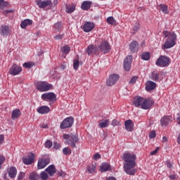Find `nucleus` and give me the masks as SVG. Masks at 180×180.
I'll use <instances>...</instances> for the list:
<instances>
[{"mask_svg":"<svg viewBox=\"0 0 180 180\" xmlns=\"http://www.w3.org/2000/svg\"><path fill=\"white\" fill-rule=\"evenodd\" d=\"M124 127L127 131H131L133 130V127H134V124L131 120H127L124 122Z\"/></svg>","mask_w":180,"mask_h":180,"instance_id":"nucleus-18","label":"nucleus"},{"mask_svg":"<svg viewBox=\"0 0 180 180\" xmlns=\"http://www.w3.org/2000/svg\"><path fill=\"white\" fill-rule=\"evenodd\" d=\"M40 179V176L37 173L32 172L29 175L28 180H39Z\"/></svg>","mask_w":180,"mask_h":180,"instance_id":"nucleus-30","label":"nucleus"},{"mask_svg":"<svg viewBox=\"0 0 180 180\" xmlns=\"http://www.w3.org/2000/svg\"><path fill=\"white\" fill-rule=\"evenodd\" d=\"M72 124H74V117H66L60 125V128L61 129H68L70 127H72Z\"/></svg>","mask_w":180,"mask_h":180,"instance_id":"nucleus-5","label":"nucleus"},{"mask_svg":"<svg viewBox=\"0 0 180 180\" xmlns=\"http://www.w3.org/2000/svg\"><path fill=\"white\" fill-rule=\"evenodd\" d=\"M150 79H152V81H155L157 82L160 79V73H158V71H153L151 72L150 76Z\"/></svg>","mask_w":180,"mask_h":180,"instance_id":"nucleus-28","label":"nucleus"},{"mask_svg":"<svg viewBox=\"0 0 180 180\" xmlns=\"http://www.w3.org/2000/svg\"><path fill=\"white\" fill-rule=\"evenodd\" d=\"M123 158H136V155H134V153L127 152L124 153Z\"/></svg>","mask_w":180,"mask_h":180,"instance_id":"nucleus-39","label":"nucleus"},{"mask_svg":"<svg viewBox=\"0 0 180 180\" xmlns=\"http://www.w3.org/2000/svg\"><path fill=\"white\" fill-rule=\"evenodd\" d=\"M170 179H176V174H171L169 176Z\"/></svg>","mask_w":180,"mask_h":180,"instance_id":"nucleus-63","label":"nucleus"},{"mask_svg":"<svg viewBox=\"0 0 180 180\" xmlns=\"http://www.w3.org/2000/svg\"><path fill=\"white\" fill-rule=\"evenodd\" d=\"M63 139H65V140H68L67 143L69 146H71V147H72V148H75V147H77L75 143H78V141H79V139H78V135H74L72 134H63Z\"/></svg>","mask_w":180,"mask_h":180,"instance_id":"nucleus-3","label":"nucleus"},{"mask_svg":"<svg viewBox=\"0 0 180 180\" xmlns=\"http://www.w3.org/2000/svg\"><path fill=\"white\" fill-rule=\"evenodd\" d=\"M82 29L85 33H89V32H92L95 29V23L87 21L84 24Z\"/></svg>","mask_w":180,"mask_h":180,"instance_id":"nucleus-11","label":"nucleus"},{"mask_svg":"<svg viewBox=\"0 0 180 180\" xmlns=\"http://www.w3.org/2000/svg\"><path fill=\"white\" fill-rule=\"evenodd\" d=\"M40 127H41V129H48L49 126L47 124H42L40 125Z\"/></svg>","mask_w":180,"mask_h":180,"instance_id":"nucleus-61","label":"nucleus"},{"mask_svg":"<svg viewBox=\"0 0 180 180\" xmlns=\"http://www.w3.org/2000/svg\"><path fill=\"white\" fill-rule=\"evenodd\" d=\"M37 112L39 113V115H46L50 112V108L49 106L42 105L37 109Z\"/></svg>","mask_w":180,"mask_h":180,"instance_id":"nucleus-19","label":"nucleus"},{"mask_svg":"<svg viewBox=\"0 0 180 180\" xmlns=\"http://www.w3.org/2000/svg\"><path fill=\"white\" fill-rule=\"evenodd\" d=\"M34 66V63L33 62H26L23 63L22 67L24 68H28L30 70V68H32Z\"/></svg>","mask_w":180,"mask_h":180,"instance_id":"nucleus-35","label":"nucleus"},{"mask_svg":"<svg viewBox=\"0 0 180 180\" xmlns=\"http://www.w3.org/2000/svg\"><path fill=\"white\" fill-rule=\"evenodd\" d=\"M139 79V77H137V76H134V77H132L130 81H129V84H136V81H137V79Z\"/></svg>","mask_w":180,"mask_h":180,"instance_id":"nucleus-51","label":"nucleus"},{"mask_svg":"<svg viewBox=\"0 0 180 180\" xmlns=\"http://www.w3.org/2000/svg\"><path fill=\"white\" fill-rule=\"evenodd\" d=\"M141 57L145 61H148V60H150V53L148 52H143L141 55Z\"/></svg>","mask_w":180,"mask_h":180,"instance_id":"nucleus-36","label":"nucleus"},{"mask_svg":"<svg viewBox=\"0 0 180 180\" xmlns=\"http://www.w3.org/2000/svg\"><path fill=\"white\" fill-rule=\"evenodd\" d=\"M106 180H116V178L113 176H110V177H108Z\"/></svg>","mask_w":180,"mask_h":180,"instance_id":"nucleus-64","label":"nucleus"},{"mask_svg":"<svg viewBox=\"0 0 180 180\" xmlns=\"http://www.w3.org/2000/svg\"><path fill=\"white\" fill-rule=\"evenodd\" d=\"M9 5V3L8 1H6L5 0H0V9H4V8H6Z\"/></svg>","mask_w":180,"mask_h":180,"instance_id":"nucleus-40","label":"nucleus"},{"mask_svg":"<svg viewBox=\"0 0 180 180\" xmlns=\"http://www.w3.org/2000/svg\"><path fill=\"white\" fill-rule=\"evenodd\" d=\"M160 123H161L162 126H167V124L169 123V117H168V116L163 117L160 120Z\"/></svg>","mask_w":180,"mask_h":180,"instance_id":"nucleus-33","label":"nucleus"},{"mask_svg":"<svg viewBox=\"0 0 180 180\" xmlns=\"http://www.w3.org/2000/svg\"><path fill=\"white\" fill-rule=\"evenodd\" d=\"M158 150H160V148H156L155 150L150 152V155H155V154H157V153H158Z\"/></svg>","mask_w":180,"mask_h":180,"instance_id":"nucleus-55","label":"nucleus"},{"mask_svg":"<svg viewBox=\"0 0 180 180\" xmlns=\"http://www.w3.org/2000/svg\"><path fill=\"white\" fill-rule=\"evenodd\" d=\"M146 89L148 91H153V89H155V87L157 86V84L153 81H148L146 84Z\"/></svg>","mask_w":180,"mask_h":180,"instance_id":"nucleus-21","label":"nucleus"},{"mask_svg":"<svg viewBox=\"0 0 180 180\" xmlns=\"http://www.w3.org/2000/svg\"><path fill=\"white\" fill-rule=\"evenodd\" d=\"M101 157H102L101 155V154L99 153H96L94 155V158H101Z\"/></svg>","mask_w":180,"mask_h":180,"instance_id":"nucleus-62","label":"nucleus"},{"mask_svg":"<svg viewBox=\"0 0 180 180\" xmlns=\"http://www.w3.org/2000/svg\"><path fill=\"white\" fill-rule=\"evenodd\" d=\"M129 49L131 51V53H136V51H139V42L137 41H133L129 44Z\"/></svg>","mask_w":180,"mask_h":180,"instance_id":"nucleus-22","label":"nucleus"},{"mask_svg":"<svg viewBox=\"0 0 180 180\" xmlns=\"http://www.w3.org/2000/svg\"><path fill=\"white\" fill-rule=\"evenodd\" d=\"M75 11V4L68 6L66 9L67 13H72Z\"/></svg>","mask_w":180,"mask_h":180,"instance_id":"nucleus-38","label":"nucleus"},{"mask_svg":"<svg viewBox=\"0 0 180 180\" xmlns=\"http://www.w3.org/2000/svg\"><path fill=\"white\" fill-rule=\"evenodd\" d=\"M41 99L43 101H49L50 102H54L57 99L56 94L52 92L44 93L41 95Z\"/></svg>","mask_w":180,"mask_h":180,"instance_id":"nucleus-9","label":"nucleus"},{"mask_svg":"<svg viewBox=\"0 0 180 180\" xmlns=\"http://www.w3.org/2000/svg\"><path fill=\"white\" fill-rule=\"evenodd\" d=\"M49 164H50V159L41 158L38 160L37 168L38 169H43V168H46Z\"/></svg>","mask_w":180,"mask_h":180,"instance_id":"nucleus-12","label":"nucleus"},{"mask_svg":"<svg viewBox=\"0 0 180 180\" xmlns=\"http://www.w3.org/2000/svg\"><path fill=\"white\" fill-rule=\"evenodd\" d=\"M159 8H160V10L165 15H168L169 13V11H168V6L165 4H160Z\"/></svg>","mask_w":180,"mask_h":180,"instance_id":"nucleus-32","label":"nucleus"},{"mask_svg":"<svg viewBox=\"0 0 180 180\" xmlns=\"http://www.w3.org/2000/svg\"><path fill=\"white\" fill-rule=\"evenodd\" d=\"M108 124H109V120H102L98 122V126L101 127V129L108 127Z\"/></svg>","mask_w":180,"mask_h":180,"instance_id":"nucleus-31","label":"nucleus"},{"mask_svg":"<svg viewBox=\"0 0 180 180\" xmlns=\"http://www.w3.org/2000/svg\"><path fill=\"white\" fill-rule=\"evenodd\" d=\"M98 49L102 51V53H109V51H110V44H109L108 41H103L98 46Z\"/></svg>","mask_w":180,"mask_h":180,"instance_id":"nucleus-8","label":"nucleus"},{"mask_svg":"<svg viewBox=\"0 0 180 180\" xmlns=\"http://www.w3.org/2000/svg\"><path fill=\"white\" fill-rule=\"evenodd\" d=\"M33 25V20L30 19H25L21 22L20 27L21 29H26L27 26Z\"/></svg>","mask_w":180,"mask_h":180,"instance_id":"nucleus-23","label":"nucleus"},{"mask_svg":"<svg viewBox=\"0 0 180 180\" xmlns=\"http://www.w3.org/2000/svg\"><path fill=\"white\" fill-rule=\"evenodd\" d=\"M167 166L168 168H172V167H174V165H172V163L169 161L167 162Z\"/></svg>","mask_w":180,"mask_h":180,"instance_id":"nucleus-58","label":"nucleus"},{"mask_svg":"<svg viewBox=\"0 0 180 180\" xmlns=\"http://www.w3.org/2000/svg\"><path fill=\"white\" fill-rule=\"evenodd\" d=\"M20 72H22V67L18 66V65H13L9 70V73L11 75H18Z\"/></svg>","mask_w":180,"mask_h":180,"instance_id":"nucleus-16","label":"nucleus"},{"mask_svg":"<svg viewBox=\"0 0 180 180\" xmlns=\"http://www.w3.org/2000/svg\"><path fill=\"white\" fill-rule=\"evenodd\" d=\"M36 4L41 9L46 8V6H51V0H36Z\"/></svg>","mask_w":180,"mask_h":180,"instance_id":"nucleus-14","label":"nucleus"},{"mask_svg":"<svg viewBox=\"0 0 180 180\" xmlns=\"http://www.w3.org/2000/svg\"><path fill=\"white\" fill-rule=\"evenodd\" d=\"M158 67H168L169 65V58L161 56L156 61Z\"/></svg>","mask_w":180,"mask_h":180,"instance_id":"nucleus-6","label":"nucleus"},{"mask_svg":"<svg viewBox=\"0 0 180 180\" xmlns=\"http://www.w3.org/2000/svg\"><path fill=\"white\" fill-rule=\"evenodd\" d=\"M133 61V57L131 56H128L124 60V69L125 71H130L131 67V62Z\"/></svg>","mask_w":180,"mask_h":180,"instance_id":"nucleus-13","label":"nucleus"},{"mask_svg":"<svg viewBox=\"0 0 180 180\" xmlns=\"http://www.w3.org/2000/svg\"><path fill=\"white\" fill-rule=\"evenodd\" d=\"M96 168V167L95 166L89 167L88 171H89V174H94V172H95Z\"/></svg>","mask_w":180,"mask_h":180,"instance_id":"nucleus-50","label":"nucleus"},{"mask_svg":"<svg viewBox=\"0 0 180 180\" xmlns=\"http://www.w3.org/2000/svg\"><path fill=\"white\" fill-rule=\"evenodd\" d=\"M33 161H34V159L33 158H23L22 162L25 164V165H32L33 164Z\"/></svg>","mask_w":180,"mask_h":180,"instance_id":"nucleus-34","label":"nucleus"},{"mask_svg":"<svg viewBox=\"0 0 180 180\" xmlns=\"http://www.w3.org/2000/svg\"><path fill=\"white\" fill-rule=\"evenodd\" d=\"M17 174H18V170L16 169V167H10L8 170V176L10 178H12V179L15 178Z\"/></svg>","mask_w":180,"mask_h":180,"instance_id":"nucleus-26","label":"nucleus"},{"mask_svg":"<svg viewBox=\"0 0 180 180\" xmlns=\"http://www.w3.org/2000/svg\"><path fill=\"white\" fill-rule=\"evenodd\" d=\"M4 139L5 137L4 136V135H0V146L1 144H2V143H4Z\"/></svg>","mask_w":180,"mask_h":180,"instance_id":"nucleus-60","label":"nucleus"},{"mask_svg":"<svg viewBox=\"0 0 180 180\" xmlns=\"http://www.w3.org/2000/svg\"><path fill=\"white\" fill-rule=\"evenodd\" d=\"M163 36L165 39V44L162 46V49H172L176 44V34L167 30L163 31Z\"/></svg>","mask_w":180,"mask_h":180,"instance_id":"nucleus-1","label":"nucleus"},{"mask_svg":"<svg viewBox=\"0 0 180 180\" xmlns=\"http://www.w3.org/2000/svg\"><path fill=\"white\" fill-rule=\"evenodd\" d=\"M86 53L88 54V56H92V54H98V46L94 44L89 45L86 50Z\"/></svg>","mask_w":180,"mask_h":180,"instance_id":"nucleus-17","label":"nucleus"},{"mask_svg":"<svg viewBox=\"0 0 180 180\" xmlns=\"http://www.w3.org/2000/svg\"><path fill=\"white\" fill-rule=\"evenodd\" d=\"M63 154H65V155L71 154V149H70L68 148H65L63 149Z\"/></svg>","mask_w":180,"mask_h":180,"instance_id":"nucleus-47","label":"nucleus"},{"mask_svg":"<svg viewBox=\"0 0 180 180\" xmlns=\"http://www.w3.org/2000/svg\"><path fill=\"white\" fill-rule=\"evenodd\" d=\"M70 51H71V48H70V46H68L67 45L63 46L61 49V51H62L63 54H68Z\"/></svg>","mask_w":180,"mask_h":180,"instance_id":"nucleus-37","label":"nucleus"},{"mask_svg":"<svg viewBox=\"0 0 180 180\" xmlns=\"http://www.w3.org/2000/svg\"><path fill=\"white\" fill-rule=\"evenodd\" d=\"M112 126H113L114 127L115 126H119V121H117V120H113L112 121V123H111Z\"/></svg>","mask_w":180,"mask_h":180,"instance_id":"nucleus-53","label":"nucleus"},{"mask_svg":"<svg viewBox=\"0 0 180 180\" xmlns=\"http://www.w3.org/2000/svg\"><path fill=\"white\" fill-rule=\"evenodd\" d=\"M40 177L42 180H47L49 179V174L46 172H41L40 173Z\"/></svg>","mask_w":180,"mask_h":180,"instance_id":"nucleus-42","label":"nucleus"},{"mask_svg":"<svg viewBox=\"0 0 180 180\" xmlns=\"http://www.w3.org/2000/svg\"><path fill=\"white\" fill-rule=\"evenodd\" d=\"M79 67V60L78 59H75L73 61V68L74 70H78Z\"/></svg>","mask_w":180,"mask_h":180,"instance_id":"nucleus-43","label":"nucleus"},{"mask_svg":"<svg viewBox=\"0 0 180 180\" xmlns=\"http://www.w3.org/2000/svg\"><path fill=\"white\" fill-rule=\"evenodd\" d=\"M37 89L39 92H47L51 89V84L47 83V82H39L36 84Z\"/></svg>","mask_w":180,"mask_h":180,"instance_id":"nucleus-4","label":"nucleus"},{"mask_svg":"<svg viewBox=\"0 0 180 180\" xmlns=\"http://www.w3.org/2000/svg\"><path fill=\"white\" fill-rule=\"evenodd\" d=\"M107 22L108 25H116V20L113 17H108L107 18Z\"/></svg>","mask_w":180,"mask_h":180,"instance_id":"nucleus-41","label":"nucleus"},{"mask_svg":"<svg viewBox=\"0 0 180 180\" xmlns=\"http://www.w3.org/2000/svg\"><path fill=\"white\" fill-rule=\"evenodd\" d=\"M63 34H59L54 37L55 40H61L63 37Z\"/></svg>","mask_w":180,"mask_h":180,"instance_id":"nucleus-54","label":"nucleus"},{"mask_svg":"<svg viewBox=\"0 0 180 180\" xmlns=\"http://www.w3.org/2000/svg\"><path fill=\"white\" fill-rule=\"evenodd\" d=\"M110 169V165L109 163H103L101 166V172H106Z\"/></svg>","mask_w":180,"mask_h":180,"instance_id":"nucleus-29","label":"nucleus"},{"mask_svg":"<svg viewBox=\"0 0 180 180\" xmlns=\"http://www.w3.org/2000/svg\"><path fill=\"white\" fill-rule=\"evenodd\" d=\"M154 105V101L151 98H143L142 106L141 109L143 110H148Z\"/></svg>","mask_w":180,"mask_h":180,"instance_id":"nucleus-7","label":"nucleus"},{"mask_svg":"<svg viewBox=\"0 0 180 180\" xmlns=\"http://www.w3.org/2000/svg\"><path fill=\"white\" fill-rule=\"evenodd\" d=\"M36 155L33 153H28V158H35Z\"/></svg>","mask_w":180,"mask_h":180,"instance_id":"nucleus-57","label":"nucleus"},{"mask_svg":"<svg viewBox=\"0 0 180 180\" xmlns=\"http://www.w3.org/2000/svg\"><path fill=\"white\" fill-rule=\"evenodd\" d=\"M53 148L55 150H60L61 148V144L57 143V142H53Z\"/></svg>","mask_w":180,"mask_h":180,"instance_id":"nucleus-46","label":"nucleus"},{"mask_svg":"<svg viewBox=\"0 0 180 180\" xmlns=\"http://www.w3.org/2000/svg\"><path fill=\"white\" fill-rule=\"evenodd\" d=\"M92 6V1H83L81 8L83 11H89Z\"/></svg>","mask_w":180,"mask_h":180,"instance_id":"nucleus-25","label":"nucleus"},{"mask_svg":"<svg viewBox=\"0 0 180 180\" xmlns=\"http://www.w3.org/2000/svg\"><path fill=\"white\" fill-rule=\"evenodd\" d=\"M60 68H61V70H65V68H67V64H65V63H62V64L60 65Z\"/></svg>","mask_w":180,"mask_h":180,"instance_id":"nucleus-59","label":"nucleus"},{"mask_svg":"<svg viewBox=\"0 0 180 180\" xmlns=\"http://www.w3.org/2000/svg\"><path fill=\"white\" fill-rule=\"evenodd\" d=\"M22 115V112H20V110L19 109H15L11 114V119L13 120H16L18 117H20V115Z\"/></svg>","mask_w":180,"mask_h":180,"instance_id":"nucleus-27","label":"nucleus"},{"mask_svg":"<svg viewBox=\"0 0 180 180\" xmlns=\"http://www.w3.org/2000/svg\"><path fill=\"white\" fill-rule=\"evenodd\" d=\"M143 99L144 98L140 96H135L134 101H132L134 106H135V108H140L141 109Z\"/></svg>","mask_w":180,"mask_h":180,"instance_id":"nucleus-15","label":"nucleus"},{"mask_svg":"<svg viewBox=\"0 0 180 180\" xmlns=\"http://www.w3.org/2000/svg\"><path fill=\"white\" fill-rule=\"evenodd\" d=\"M155 131H151L149 134V138L150 139H155Z\"/></svg>","mask_w":180,"mask_h":180,"instance_id":"nucleus-52","label":"nucleus"},{"mask_svg":"<svg viewBox=\"0 0 180 180\" xmlns=\"http://www.w3.org/2000/svg\"><path fill=\"white\" fill-rule=\"evenodd\" d=\"M44 146L46 148H51V147H53V142L50 140H47L45 142Z\"/></svg>","mask_w":180,"mask_h":180,"instance_id":"nucleus-44","label":"nucleus"},{"mask_svg":"<svg viewBox=\"0 0 180 180\" xmlns=\"http://www.w3.org/2000/svg\"><path fill=\"white\" fill-rule=\"evenodd\" d=\"M119 81V75L117 74L110 75L109 78L107 79L106 84L108 86L115 85Z\"/></svg>","mask_w":180,"mask_h":180,"instance_id":"nucleus-10","label":"nucleus"},{"mask_svg":"<svg viewBox=\"0 0 180 180\" xmlns=\"http://www.w3.org/2000/svg\"><path fill=\"white\" fill-rule=\"evenodd\" d=\"M45 171L49 174V176H53L54 174L57 172V169H56L54 165H51L45 169Z\"/></svg>","mask_w":180,"mask_h":180,"instance_id":"nucleus-20","label":"nucleus"},{"mask_svg":"<svg viewBox=\"0 0 180 180\" xmlns=\"http://www.w3.org/2000/svg\"><path fill=\"white\" fill-rule=\"evenodd\" d=\"M54 27L58 32H59V30H61V22L55 23Z\"/></svg>","mask_w":180,"mask_h":180,"instance_id":"nucleus-45","label":"nucleus"},{"mask_svg":"<svg viewBox=\"0 0 180 180\" xmlns=\"http://www.w3.org/2000/svg\"><path fill=\"white\" fill-rule=\"evenodd\" d=\"M139 29H140V24L136 23L133 27V30H134V33H137V32H139Z\"/></svg>","mask_w":180,"mask_h":180,"instance_id":"nucleus-48","label":"nucleus"},{"mask_svg":"<svg viewBox=\"0 0 180 180\" xmlns=\"http://www.w3.org/2000/svg\"><path fill=\"white\" fill-rule=\"evenodd\" d=\"M26 176V174L23 172H20L18 174V180H23V178Z\"/></svg>","mask_w":180,"mask_h":180,"instance_id":"nucleus-49","label":"nucleus"},{"mask_svg":"<svg viewBox=\"0 0 180 180\" xmlns=\"http://www.w3.org/2000/svg\"><path fill=\"white\" fill-rule=\"evenodd\" d=\"M13 10H6V11H3V13L4 14V15H8V13H13Z\"/></svg>","mask_w":180,"mask_h":180,"instance_id":"nucleus-56","label":"nucleus"},{"mask_svg":"<svg viewBox=\"0 0 180 180\" xmlns=\"http://www.w3.org/2000/svg\"><path fill=\"white\" fill-rule=\"evenodd\" d=\"M124 169L128 175H134L136 169H133L136 167V159L134 158H124Z\"/></svg>","mask_w":180,"mask_h":180,"instance_id":"nucleus-2","label":"nucleus"},{"mask_svg":"<svg viewBox=\"0 0 180 180\" xmlns=\"http://www.w3.org/2000/svg\"><path fill=\"white\" fill-rule=\"evenodd\" d=\"M0 34H1L2 36H8V34H9V26L1 25L0 28Z\"/></svg>","mask_w":180,"mask_h":180,"instance_id":"nucleus-24","label":"nucleus"}]
</instances>
